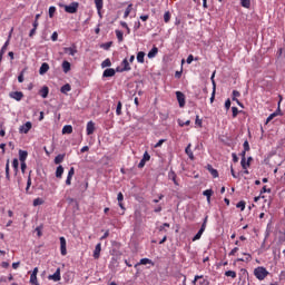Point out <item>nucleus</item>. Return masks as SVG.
Segmentation results:
<instances>
[{"mask_svg": "<svg viewBox=\"0 0 285 285\" xmlns=\"http://www.w3.org/2000/svg\"><path fill=\"white\" fill-rule=\"evenodd\" d=\"M268 275H271V273L264 266H258L254 269V277H256V279L259 282H264Z\"/></svg>", "mask_w": 285, "mask_h": 285, "instance_id": "obj_1", "label": "nucleus"}, {"mask_svg": "<svg viewBox=\"0 0 285 285\" xmlns=\"http://www.w3.org/2000/svg\"><path fill=\"white\" fill-rule=\"evenodd\" d=\"M62 8H65V11L69 14H75L77 10H79V2H71L69 6H62Z\"/></svg>", "mask_w": 285, "mask_h": 285, "instance_id": "obj_2", "label": "nucleus"}, {"mask_svg": "<svg viewBox=\"0 0 285 285\" xmlns=\"http://www.w3.org/2000/svg\"><path fill=\"white\" fill-rule=\"evenodd\" d=\"M131 68H130V62H128V59L125 58L120 65V67H117L116 68V72H128L130 71Z\"/></svg>", "mask_w": 285, "mask_h": 285, "instance_id": "obj_3", "label": "nucleus"}, {"mask_svg": "<svg viewBox=\"0 0 285 285\" xmlns=\"http://www.w3.org/2000/svg\"><path fill=\"white\" fill-rule=\"evenodd\" d=\"M208 222V217H205L204 223L198 230V233L194 236L193 242H197V239H202V235H204V232L206 230V224Z\"/></svg>", "mask_w": 285, "mask_h": 285, "instance_id": "obj_4", "label": "nucleus"}, {"mask_svg": "<svg viewBox=\"0 0 285 285\" xmlns=\"http://www.w3.org/2000/svg\"><path fill=\"white\" fill-rule=\"evenodd\" d=\"M30 130H32V122L27 121L24 125L20 126L19 128V132L21 135H28V132H30Z\"/></svg>", "mask_w": 285, "mask_h": 285, "instance_id": "obj_5", "label": "nucleus"}, {"mask_svg": "<svg viewBox=\"0 0 285 285\" xmlns=\"http://www.w3.org/2000/svg\"><path fill=\"white\" fill-rule=\"evenodd\" d=\"M176 98L179 104V107L184 108V106H186V95H184V92L181 91H176Z\"/></svg>", "mask_w": 285, "mask_h": 285, "instance_id": "obj_6", "label": "nucleus"}, {"mask_svg": "<svg viewBox=\"0 0 285 285\" xmlns=\"http://www.w3.org/2000/svg\"><path fill=\"white\" fill-rule=\"evenodd\" d=\"M39 274V268L35 267L30 275V284L39 285V281L37 279V275Z\"/></svg>", "mask_w": 285, "mask_h": 285, "instance_id": "obj_7", "label": "nucleus"}, {"mask_svg": "<svg viewBox=\"0 0 285 285\" xmlns=\"http://www.w3.org/2000/svg\"><path fill=\"white\" fill-rule=\"evenodd\" d=\"M48 279H52L53 282H61V268H57L55 274L48 276Z\"/></svg>", "mask_w": 285, "mask_h": 285, "instance_id": "obj_8", "label": "nucleus"}, {"mask_svg": "<svg viewBox=\"0 0 285 285\" xmlns=\"http://www.w3.org/2000/svg\"><path fill=\"white\" fill-rule=\"evenodd\" d=\"M9 97L11 99H16V101H21V99H23V92L21 91H12L9 94Z\"/></svg>", "mask_w": 285, "mask_h": 285, "instance_id": "obj_9", "label": "nucleus"}, {"mask_svg": "<svg viewBox=\"0 0 285 285\" xmlns=\"http://www.w3.org/2000/svg\"><path fill=\"white\" fill-rule=\"evenodd\" d=\"M150 264L151 266H155V263L150 258H142L139 263L135 265V268H138V266H146Z\"/></svg>", "mask_w": 285, "mask_h": 285, "instance_id": "obj_10", "label": "nucleus"}, {"mask_svg": "<svg viewBox=\"0 0 285 285\" xmlns=\"http://www.w3.org/2000/svg\"><path fill=\"white\" fill-rule=\"evenodd\" d=\"M240 166H242L243 170H246V169H248L250 167V163L246 161V151L242 153Z\"/></svg>", "mask_w": 285, "mask_h": 285, "instance_id": "obj_11", "label": "nucleus"}, {"mask_svg": "<svg viewBox=\"0 0 285 285\" xmlns=\"http://www.w3.org/2000/svg\"><path fill=\"white\" fill-rule=\"evenodd\" d=\"M60 252H61V255H63V256L68 255V250L66 249V238L65 237H60Z\"/></svg>", "mask_w": 285, "mask_h": 285, "instance_id": "obj_12", "label": "nucleus"}, {"mask_svg": "<svg viewBox=\"0 0 285 285\" xmlns=\"http://www.w3.org/2000/svg\"><path fill=\"white\" fill-rule=\"evenodd\" d=\"M101 257V243H98L94 250V259H99Z\"/></svg>", "mask_w": 285, "mask_h": 285, "instance_id": "obj_13", "label": "nucleus"}, {"mask_svg": "<svg viewBox=\"0 0 285 285\" xmlns=\"http://www.w3.org/2000/svg\"><path fill=\"white\" fill-rule=\"evenodd\" d=\"M95 130H96L95 122L92 120L87 122V135H94Z\"/></svg>", "mask_w": 285, "mask_h": 285, "instance_id": "obj_14", "label": "nucleus"}, {"mask_svg": "<svg viewBox=\"0 0 285 285\" xmlns=\"http://www.w3.org/2000/svg\"><path fill=\"white\" fill-rule=\"evenodd\" d=\"M65 52L71 57H75V55H77V46L65 48Z\"/></svg>", "mask_w": 285, "mask_h": 285, "instance_id": "obj_15", "label": "nucleus"}, {"mask_svg": "<svg viewBox=\"0 0 285 285\" xmlns=\"http://www.w3.org/2000/svg\"><path fill=\"white\" fill-rule=\"evenodd\" d=\"M200 279V281H199ZM197 282H198V284L199 285H204V284H206V279H204V275H196L195 276V278H194V281H193V284L194 285H197Z\"/></svg>", "mask_w": 285, "mask_h": 285, "instance_id": "obj_16", "label": "nucleus"}, {"mask_svg": "<svg viewBox=\"0 0 285 285\" xmlns=\"http://www.w3.org/2000/svg\"><path fill=\"white\" fill-rule=\"evenodd\" d=\"M50 70V65L48 62H43L39 69L40 75H46Z\"/></svg>", "mask_w": 285, "mask_h": 285, "instance_id": "obj_17", "label": "nucleus"}, {"mask_svg": "<svg viewBox=\"0 0 285 285\" xmlns=\"http://www.w3.org/2000/svg\"><path fill=\"white\" fill-rule=\"evenodd\" d=\"M169 179H171L175 186H179V181L177 180V174L174 170H170L168 174Z\"/></svg>", "mask_w": 285, "mask_h": 285, "instance_id": "obj_18", "label": "nucleus"}, {"mask_svg": "<svg viewBox=\"0 0 285 285\" xmlns=\"http://www.w3.org/2000/svg\"><path fill=\"white\" fill-rule=\"evenodd\" d=\"M28 159V151L26 150H19V160L21 163H24Z\"/></svg>", "mask_w": 285, "mask_h": 285, "instance_id": "obj_19", "label": "nucleus"}, {"mask_svg": "<svg viewBox=\"0 0 285 285\" xmlns=\"http://www.w3.org/2000/svg\"><path fill=\"white\" fill-rule=\"evenodd\" d=\"M50 92V89L48 87H43L40 89L39 95L41 96L42 99L48 98V94Z\"/></svg>", "mask_w": 285, "mask_h": 285, "instance_id": "obj_20", "label": "nucleus"}, {"mask_svg": "<svg viewBox=\"0 0 285 285\" xmlns=\"http://www.w3.org/2000/svg\"><path fill=\"white\" fill-rule=\"evenodd\" d=\"M191 148V145L189 144L186 149H185V153L186 155L189 157V159H191V161L195 159V155L193 154V149Z\"/></svg>", "mask_w": 285, "mask_h": 285, "instance_id": "obj_21", "label": "nucleus"}, {"mask_svg": "<svg viewBox=\"0 0 285 285\" xmlns=\"http://www.w3.org/2000/svg\"><path fill=\"white\" fill-rule=\"evenodd\" d=\"M70 90H72V87L70 86V83H66L65 86L61 87L60 92H62V95H68Z\"/></svg>", "mask_w": 285, "mask_h": 285, "instance_id": "obj_22", "label": "nucleus"}, {"mask_svg": "<svg viewBox=\"0 0 285 285\" xmlns=\"http://www.w3.org/2000/svg\"><path fill=\"white\" fill-rule=\"evenodd\" d=\"M238 97H242V94L237 90L233 91V101H236V104H238V106H242V102L239 101V99H237Z\"/></svg>", "mask_w": 285, "mask_h": 285, "instance_id": "obj_23", "label": "nucleus"}, {"mask_svg": "<svg viewBox=\"0 0 285 285\" xmlns=\"http://www.w3.org/2000/svg\"><path fill=\"white\" fill-rule=\"evenodd\" d=\"M95 4L98 10V14H101V10L104 9V0H95Z\"/></svg>", "mask_w": 285, "mask_h": 285, "instance_id": "obj_24", "label": "nucleus"}, {"mask_svg": "<svg viewBox=\"0 0 285 285\" xmlns=\"http://www.w3.org/2000/svg\"><path fill=\"white\" fill-rule=\"evenodd\" d=\"M12 37V35H9V39L4 42V45L2 46L0 53L1 55H6V51L8 50V46H10V38Z\"/></svg>", "mask_w": 285, "mask_h": 285, "instance_id": "obj_25", "label": "nucleus"}, {"mask_svg": "<svg viewBox=\"0 0 285 285\" xmlns=\"http://www.w3.org/2000/svg\"><path fill=\"white\" fill-rule=\"evenodd\" d=\"M115 73H116L115 69L109 68L104 71L102 77H115Z\"/></svg>", "mask_w": 285, "mask_h": 285, "instance_id": "obj_26", "label": "nucleus"}, {"mask_svg": "<svg viewBox=\"0 0 285 285\" xmlns=\"http://www.w3.org/2000/svg\"><path fill=\"white\" fill-rule=\"evenodd\" d=\"M145 57H146V52L140 51L137 53V61L138 63H145Z\"/></svg>", "mask_w": 285, "mask_h": 285, "instance_id": "obj_27", "label": "nucleus"}, {"mask_svg": "<svg viewBox=\"0 0 285 285\" xmlns=\"http://www.w3.org/2000/svg\"><path fill=\"white\" fill-rule=\"evenodd\" d=\"M63 159H66V154H59L56 158H55V164L59 165L63 163Z\"/></svg>", "mask_w": 285, "mask_h": 285, "instance_id": "obj_28", "label": "nucleus"}, {"mask_svg": "<svg viewBox=\"0 0 285 285\" xmlns=\"http://www.w3.org/2000/svg\"><path fill=\"white\" fill-rule=\"evenodd\" d=\"M56 177L58 179H61V177H63V166L60 165V166L57 167Z\"/></svg>", "mask_w": 285, "mask_h": 285, "instance_id": "obj_29", "label": "nucleus"}, {"mask_svg": "<svg viewBox=\"0 0 285 285\" xmlns=\"http://www.w3.org/2000/svg\"><path fill=\"white\" fill-rule=\"evenodd\" d=\"M62 135H72V126L66 125V126L62 128Z\"/></svg>", "mask_w": 285, "mask_h": 285, "instance_id": "obj_30", "label": "nucleus"}, {"mask_svg": "<svg viewBox=\"0 0 285 285\" xmlns=\"http://www.w3.org/2000/svg\"><path fill=\"white\" fill-rule=\"evenodd\" d=\"M157 52H159V49H158L157 47H154V48L148 52L149 59H153L154 57H157Z\"/></svg>", "mask_w": 285, "mask_h": 285, "instance_id": "obj_31", "label": "nucleus"}, {"mask_svg": "<svg viewBox=\"0 0 285 285\" xmlns=\"http://www.w3.org/2000/svg\"><path fill=\"white\" fill-rule=\"evenodd\" d=\"M62 70H63L65 73L70 72V63L68 62V60H65L62 62Z\"/></svg>", "mask_w": 285, "mask_h": 285, "instance_id": "obj_32", "label": "nucleus"}, {"mask_svg": "<svg viewBox=\"0 0 285 285\" xmlns=\"http://www.w3.org/2000/svg\"><path fill=\"white\" fill-rule=\"evenodd\" d=\"M208 170L214 178L219 177V173L217 171V169H214L213 166L208 165Z\"/></svg>", "mask_w": 285, "mask_h": 285, "instance_id": "obj_33", "label": "nucleus"}, {"mask_svg": "<svg viewBox=\"0 0 285 285\" xmlns=\"http://www.w3.org/2000/svg\"><path fill=\"white\" fill-rule=\"evenodd\" d=\"M213 189H206L205 191H203V195H205V197H207V202L210 203V197H213Z\"/></svg>", "mask_w": 285, "mask_h": 285, "instance_id": "obj_34", "label": "nucleus"}, {"mask_svg": "<svg viewBox=\"0 0 285 285\" xmlns=\"http://www.w3.org/2000/svg\"><path fill=\"white\" fill-rule=\"evenodd\" d=\"M225 277H232V279H235L237 277V272L227 271V272H225Z\"/></svg>", "mask_w": 285, "mask_h": 285, "instance_id": "obj_35", "label": "nucleus"}, {"mask_svg": "<svg viewBox=\"0 0 285 285\" xmlns=\"http://www.w3.org/2000/svg\"><path fill=\"white\" fill-rule=\"evenodd\" d=\"M130 12H132V4H129L125 11L124 19H128L130 17Z\"/></svg>", "mask_w": 285, "mask_h": 285, "instance_id": "obj_36", "label": "nucleus"}, {"mask_svg": "<svg viewBox=\"0 0 285 285\" xmlns=\"http://www.w3.org/2000/svg\"><path fill=\"white\" fill-rule=\"evenodd\" d=\"M282 96H279V101H278V106H277V110L275 112H277V117L282 116Z\"/></svg>", "mask_w": 285, "mask_h": 285, "instance_id": "obj_37", "label": "nucleus"}, {"mask_svg": "<svg viewBox=\"0 0 285 285\" xmlns=\"http://www.w3.org/2000/svg\"><path fill=\"white\" fill-rule=\"evenodd\" d=\"M240 6L247 10L250 9V0H240Z\"/></svg>", "mask_w": 285, "mask_h": 285, "instance_id": "obj_38", "label": "nucleus"}, {"mask_svg": "<svg viewBox=\"0 0 285 285\" xmlns=\"http://www.w3.org/2000/svg\"><path fill=\"white\" fill-rule=\"evenodd\" d=\"M116 37H117L119 43H121V41H124V32H121L120 30H116Z\"/></svg>", "mask_w": 285, "mask_h": 285, "instance_id": "obj_39", "label": "nucleus"}, {"mask_svg": "<svg viewBox=\"0 0 285 285\" xmlns=\"http://www.w3.org/2000/svg\"><path fill=\"white\" fill-rule=\"evenodd\" d=\"M112 66V62L110 61L109 58H107L105 61H102L101 67L102 68H110Z\"/></svg>", "mask_w": 285, "mask_h": 285, "instance_id": "obj_40", "label": "nucleus"}, {"mask_svg": "<svg viewBox=\"0 0 285 285\" xmlns=\"http://www.w3.org/2000/svg\"><path fill=\"white\" fill-rule=\"evenodd\" d=\"M215 75L212 76V81H213V86H214V91L210 98V102L213 104V101H215V89H216V85H215Z\"/></svg>", "mask_w": 285, "mask_h": 285, "instance_id": "obj_41", "label": "nucleus"}, {"mask_svg": "<svg viewBox=\"0 0 285 285\" xmlns=\"http://www.w3.org/2000/svg\"><path fill=\"white\" fill-rule=\"evenodd\" d=\"M12 166H13V170L16 171V173H19V159H13V161H12Z\"/></svg>", "mask_w": 285, "mask_h": 285, "instance_id": "obj_42", "label": "nucleus"}, {"mask_svg": "<svg viewBox=\"0 0 285 285\" xmlns=\"http://www.w3.org/2000/svg\"><path fill=\"white\" fill-rule=\"evenodd\" d=\"M6 178L10 179V160H8L6 165Z\"/></svg>", "mask_w": 285, "mask_h": 285, "instance_id": "obj_43", "label": "nucleus"}, {"mask_svg": "<svg viewBox=\"0 0 285 285\" xmlns=\"http://www.w3.org/2000/svg\"><path fill=\"white\" fill-rule=\"evenodd\" d=\"M236 207L240 208V210H245L246 209V202H244V200L238 202Z\"/></svg>", "mask_w": 285, "mask_h": 285, "instance_id": "obj_44", "label": "nucleus"}, {"mask_svg": "<svg viewBox=\"0 0 285 285\" xmlns=\"http://www.w3.org/2000/svg\"><path fill=\"white\" fill-rule=\"evenodd\" d=\"M170 11H166L165 14H164V21L165 23H169L170 21Z\"/></svg>", "mask_w": 285, "mask_h": 285, "instance_id": "obj_45", "label": "nucleus"}, {"mask_svg": "<svg viewBox=\"0 0 285 285\" xmlns=\"http://www.w3.org/2000/svg\"><path fill=\"white\" fill-rule=\"evenodd\" d=\"M41 205H43L42 198H36V199H33V206H41Z\"/></svg>", "mask_w": 285, "mask_h": 285, "instance_id": "obj_46", "label": "nucleus"}, {"mask_svg": "<svg viewBox=\"0 0 285 285\" xmlns=\"http://www.w3.org/2000/svg\"><path fill=\"white\" fill-rule=\"evenodd\" d=\"M121 108H122V105H121V101H119L116 108V114L118 115V117L121 116Z\"/></svg>", "mask_w": 285, "mask_h": 285, "instance_id": "obj_47", "label": "nucleus"}, {"mask_svg": "<svg viewBox=\"0 0 285 285\" xmlns=\"http://www.w3.org/2000/svg\"><path fill=\"white\" fill-rule=\"evenodd\" d=\"M55 12H57V8L50 7L49 8V17H50V19H52V17H55Z\"/></svg>", "mask_w": 285, "mask_h": 285, "instance_id": "obj_48", "label": "nucleus"}, {"mask_svg": "<svg viewBox=\"0 0 285 285\" xmlns=\"http://www.w3.org/2000/svg\"><path fill=\"white\" fill-rule=\"evenodd\" d=\"M166 144V139H160L156 145H154V148H161Z\"/></svg>", "mask_w": 285, "mask_h": 285, "instance_id": "obj_49", "label": "nucleus"}, {"mask_svg": "<svg viewBox=\"0 0 285 285\" xmlns=\"http://www.w3.org/2000/svg\"><path fill=\"white\" fill-rule=\"evenodd\" d=\"M274 117H277V112H273L272 115H269V117H267V119H266V124H271V121H273Z\"/></svg>", "mask_w": 285, "mask_h": 285, "instance_id": "obj_50", "label": "nucleus"}, {"mask_svg": "<svg viewBox=\"0 0 285 285\" xmlns=\"http://www.w3.org/2000/svg\"><path fill=\"white\" fill-rule=\"evenodd\" d=\"M233 118L237 117L239 115V109L237 107H232Z\"/></svg>", "mask_w": 285, "mask_h": 285, "instance_id": "obj_51", "label": "nucleus"}, {"mask_svg": "<svg viewBox=\"0 0 285 285\" xmlns=\"http://www.w3.org/2000/svg\"><path fill=\"white\" fill-rule=\"evenodd\" d=\"M243 146H244V153H248V150H250V145L248 144V140H246Z\"/></svg>", "mask_w": 285, "mask_h": 285, "instance_id": "obj_52", "label": "nucleus"}, {"mask_svg": "<svg viewBox=\"0 0 285 285\" xmlns=\"http://www.w3.org/2000/svg\"><path fill=\"white\" fill-rule=\"evenodd\" d=\"M30 186H32V178L29 176L27 180V188H26L27 193L28 190H30Z\"/></svg>", "mask_w": 285, "mask_h": 285, "instance_id": "obj_53", "label": "nucleus"}, {"mask_svg": "<svg viewBox=\"0 0 285 285\" xmlns=\"http://www.w3.org/2000/svg\"><path fill=\"white\" fill-rule=\"evenodd\" d=\"M190 124V120H187V121H181V120H178V126H180V128H184V126H188Z\"/></svg>", "mask_w": 285, "mask_h": 285, "instance_id": "obj_54", "label": "nucleus"}, {"mask_svg": "<svg viewBox=\"0 0 285 285\" xmlns=\"http://www.w3.org/2000/svg\"><path fill=\"white\" fill-rule=\"evenodd\" d=\"M142 160L146 161H150V154H148V151H146L142 156Z\"/></svg>", "mask_w": 285, "mask_h": 285, "instance_id": "obj_55", "label": "nucleus"}, {"mask_svg": "<svg viewBox=\"0 0 285 285\" xmlns=\"http://www.w3.org/2000/svg\"><path fill=\"white\" fill-rule=\"evenodd\" d=\"M195 124H196V126H198L199 128H202L203 120L199 119V116H196Z\"/></svg>", "mask_w": 285, "mask_h": 285, "instance_id": "obj_56", "label": "nucleus"}, {"mask_svg": "<svg viewBox=\"0 0 285 285\" xmlns=\"http://www.w3.org/2000/svg\"><path fill=\"white\" fill-rule=\"evenodd\" d=\"M239 250V247H234L230 252H229V256H235V254Z\"/></svg>", "mask_w": 285, "mask_h": 285, "instance_id": "obj_57", "label": "nucleus"}, {"mask_svg": "<svg viewBox=\"0 0 285 285\" xmlns=\"http://www.w3.org/2000/svg\"><path fill=\"white\" fill-rule=\"evenodd\" d=\"M59 39V33H57V31H55L51 36V40L52 41H57Z\"/></svg>", "mask_w": 285, "mask_h": 285, "instance_id": "obj_58", "label": "nucleus"}, {"mask_svg": "<svg viewBox=\"0 0 285 285\" xmlns=\"http://www.w3.org/2000/svg\"><path fill=\"white\" fill-rule=\"evenodd\" d=\"M68 177H75V167H71L68 173Z\"/></svg>", "mask_w": 285, "mask_h": 285, "instance_id": "obj_59", "label": "nucleus"}, {"mask_svg": "<svg viewBox=\"0 0 285 285\" xmlns=\"http://www.w3.org/2000/svg\"><path fill=\"white\" fill-rule=\"evenodd\" d=\"M244 255H245V261L246 262H250V259H253V256L250 254L244 253Z\"/></svg>", "mask_w": 285, "mask_h": 285, "instance_id": "obj_60", "label": "nucleus"}, {"mask_svg": "<svg viewBox=\"0 0 285 285\" xmlns=\"http://www.w3.org/2000/svg\"><path fill=\"white\" fill-rule=\"evenodd\" d=\"M225 108H226V110H230V99H227L225 101Z\"/></svg>", "mask_w": 285, "mask_h": 285, "instance_id": "obj_61", "label": "nucleus"}, {"mask_svg": "<svg viewBox=\"0 0 285 285\" xmlns=\"http://www.w3.org/2000/svg\"><path fill=\"white\" fill-rule=\"evenodd\" d=\"M117 199H118L119 203L124 202V194L119 193L118 196H117Z\"/></svg>", "mask_w": 285, "mask_h": 285, "instance_id": "obj_62", "label": "nucleus"}, {"mask_svg": "<svg viewBox=\"0 0 285 285\" xmlns=\"http://www.w3.org/2000/svg\"><path fill=\"white\" fill-rule=\"evenodd\" d=\"M194 60H195V57H193V55H189L187 58V63H193Z\"/></svg>", "mask_w": 285, "mask_h": 285, "instance_id": "obj_63", "label": "nucleus"}, {"mask_svg": "<svg viewBox=\"0 0 285 285\" xmlns=\"http://www.w3.org/2000/svg\"><path fill=\"white\" fill-rule=\"evenodd\" d=\"M28 168V166L26 165V161L24 163H21V171L22 173H26V169Z\"/></svg>", "mask_w": 285, "mask_h": 285, "instance_id": "obj_64", "label": "nucleus"}]
</instances>
